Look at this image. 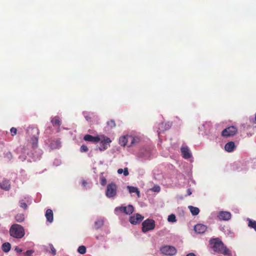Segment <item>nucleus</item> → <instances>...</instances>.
<instances>
[{
  "label": "nucleus",
  "mask_w": 256,
  "mask_h": 256,
  "mask_svg": "<svg viewBox=\"0 0 256 256\" xmlns=\"http://www.w3.org/2000/svg\"><path fill=\"white\" fill-rule=\"evenodd\" d=\"M218 217L221 220H228L231 218L232 214L228 212L220 211L219 212Z\"/></svg>",
  "instance_id": "obj_11"
},
{
  "label": "nucleus",
  "mask_w": 256,
  "mask_h": 256,
  "mask_svg": "<svg viewBox=\"0 0 256 256\" xmlns=\"http://www.w3.org/2000/svg\"><path fill=\"white\" fill-rule=\"evenodd\" d=\"M127 188L129 192L130 193H136L139 196L140 191L138 190V189L137 188L132 186H128Z\"/></svg>",
  "instance_id": "obj_23"
},
{
  "label": "nucleus",
  "mask_w": 256,
  "mask_h": 256,
  "mask_svg": "<svg viewBox=\"0 0 256 256\" xmlns=\"http://www.w3.org/2000/svg\"><path fill=\"white\" fill-rule=\"evenodd\" d=\"M206 226L202 224H198L195 226L194 230L198 234H203L206 230Z\"/></svg>",
  "instance_id": "obj_15"
},
{
  "label": "nucleus",
  "mask_w": 256,
  "mask_h": 256,
  "mask_svg": "<svg viewBox=\"0 0 256 256\" xmlns=\"http://www.w3.org/2000/svg\"><path fill=\"white\" fill-rule=\"evenodd\" d=\"M248 226L253 228L256 231V222L255 220H249Z\"/></svg>",
  "instance_id": "obj_30"
},
{
  "label": "nucleus",
  "mask_w": 256,
  "mask_h": 256,
  "mask_svg": "<svg viewBox=\"0 0 256 256\" xmlns=\"http://www.w3.org/2000/svg\"><path fill=\"white\" fill-rule=\"evenodd\" d=\"M180 151L182 157L184 159H188L192 157V154L187 146H183L180 148Z\"/></svg>",
  "instance_id": "obj_13"
},
{
  "label": "nucleus",
  "mask_w": 256,
  "mask_h": 256,
  "mask_svg": "<svg viewBox=\"0 0 256 256\" xmlns=\"http://www.w3.org/2000/svg\"><path fill=\"white\" fill-rule=\"evenodd\" d=\"M84 118L87 121H91V117L88 114H84Z\"/></svg>",
  "instance_id": "obj_38"
},
{
  "label": "nucleus",
  "mask_w": 256,
  "mask_h": 256,
  "mask_svg": "<svg viewBox=\"0 0 256 256\" xmlns=\"http://www.w3.org/2000/svg\"><path fill=\"white\" fill-rule=\"evenodd\" d=\"M10 182L8 180H4L0 183V188L5 190H8L10 188Z\"/></svg>",
  "instance_id": "obj_17"
},
{
  "label": "nucleus",
  "mask_w": 256,
  "mask_h": 256,
  "mask_svg": "<svg viewBox=\"0 0 256 256\" xmlns=\"http://www.w3.org/2000/svg\"><path fill=\"white\" fill-rule=\"evenodd\" d=\"M107 125L110 128H112L116 127V124L115 122L113 120H110L107 122Z\"/></svg>",
  "instance_id": "obj_29"
},
{
  "label": "nucleus",
  "mask_w": 256,
  "mask_h": 256,
  "mask_svg": "<svg viewBox=\"0 0 256 256\" xmlns=\"http://www.w3.org/2000/svg\"><path fill=\"white\" fill-rule=\"evenodd\" d=\"M10 132L12 136H16L17 134V129L14 127H12L10 128Z\"/></svg>",
  "instance_id": "obj_32"
},
{
  "label": "nucleus",
  "mask_w": 256,
  "mask_h": 256,
  "mask_svg": "<svg viewBox=\"0 0 256 256\" xmlns=\"http://www.w3.org/2000/svg\"><path fill=\"white\" fill-rule=\"evenodd\" d=\"M186 256H196L194 253L188 254Z\"/></svg>",
  "instance_id": "obj_44"
},
{
  "label": "nucleus",
  "mask_w": 256,
  "mask_h": 256,
  "mask_svg": "<svg viewBox=\"0 0 256 256\" xmlns=\"http://www.w3.org/2000/svg\"><path fill=\"white\" fill-rule=\"evenodd\" d=\"M15 250L18 252H22V249L21 248H18V246H16V248H15Z\"/></svg>",
  "instance_id": "obj_40"
},
{
  "label": "nucleus",
  "mask_w": 256,
  "mask_h": 256,
  "mask_svg": "<svg viewBox=\"0 0 256 256\" xmlns=\"http://www.w3.org/2000/svg\"><path fill=\"white\" fill-rule=\"evenodd\" d=\"M172 126V122L170 121L164 120L161 123V128L162 131H166L170 128Z\"/></svg>",
  "instance_id": "obj_18"
},
{
  "label": "nucleus",
  "mask_w": 256,
  "mask_h": 256,
  "mask_svg": "<svg viewBox=\"0 0 256 256\" xmlns=\"http://www.w3.org/2000/svg\"><path fill=\"white\" fill-rule=\"evenodd\" d=\"M102 138V139L100 138V144L98 148L100 151H104L110 146V144L112 142V140L106 136H103Z\"/></svg>",
  "instance_id": "obj_7"
},
{
  "label": "nucleus",
  "mask_w": 256,
  "mask_h": 256,
  "mask_svg": "<svg viewBox=\"0 0 256 256\" xmlns=\"http://www.w3.org/2000/svg\"><path fill=\"white\" fill-rule=\"evenodd\" d=\"M10 235L16 238H22L25 234L24 228L18 224H12L10 229Z\"/></svg>",
  "instance_id": "obj_2"
},
{
  "label": "nucleus",
  "mask_w": 256,
  "mask_h": 256,
  "mask_svg": "<svg viewBox=\"0 0 256 256\" xmlns=\"http://www.w3.org/2000/svg\"><path fill=\"white\" fill-rule=\"evenodd\" d=\"M144 218V216L139 214H136L130 216L129 221L132 224H136L140 223Z\"/></svg>",
  "instance_id": "obj_10"
},
{
  "label": "nucleus",
  "mask_w": 256,
  "mask_h": 256,
  "mask_svg": "<svg viewBox=\"0 0 256 256\" xmlns=\"http://www.w3.org/2000/svg\"><path fill=\"white\" fill-rule=\"evenodd\" d=\"M236 146L234 142H230L226 143L224 146V148L226 151L229 152H233L235 149Z\"/></svg>",
  "instance_id": "obj_16"
},
{
  "label": "nucleus",
  "mask_w": 256,
  "mask_h": 256,
  "mask_svg": "<svg viewBox=\"0 0 256 256\" xmlns=\"http://www.w3.org/2000/svg\"><path fill=\"white\" fill-rule=\"evenodd\" d=\"M20 206L25 210L28 208L27 204L25 202H23V200L20 202Z\"/></svg>",
  "instance_id": "obj_34"
},
{
  "label": "nucleus",
  "mask_w": 256,
  "mask_h": 256,
  "mask_svg": "<svg viewBox=\"0 0 256 256\" xmlns=\"http://www.w3.org/2000/svg\"><path fill=\"white\" fill-rule=\"evenodd\" d=\"M34 252L32 250H28L26 252H24V254L26 256H32V254Z\"/></svg>",
  "instance_id": "obj_35"
},
{
  "label": "nucleus",
  "mask_w": 256,
  "mask_h": 256,
  "mask_svg": "<svg viewBox=\"0 0 256 256\" xmlns=\"http://www.w3.org/2000/svg\"><path fill=\"white\" fill-rule=\"evenodd\" d=\"M50 148L52 149L58 148L60 147V142L59 140H54L50 144Z\"/></svg>",
  "instance_id": "obj_25"
},
{
  "label": "nucleus",
  "mask_w": 256,
  "mask_h": 256,
  "mask_svg": "<svg viewBox=\"0 0 256 256\" xmlns=\"http://www.w3.org/2000/svg\"><path fill=\"white\" fill-rule=\"evenodd\" d=\"M160 136V132H158V137Z\"/></svg>",
  "instance_id": "obj_45"
},
{
  "label": "nucleus",
  "mask_w": 256,
  "mask_h": 256,
  "mask_svg": "<svg viewBox=\"0 0 256 256\" xmlns=\"http://www.w3.org/2000/svg\"><path fill=\"white\" fill-rule=\"evenodd\" d=\"M161 252L166 256H172L176 254L177 250L174 246H166L161 248Z\"/></svg>",
  "instance_id": "obj_6"
},
{
  "label": "nucleus",
  "mask_w": 256,
  "mask_h": 256,
  "mask_svg": "<svg viewBox=\"0 0 256 256\" xmlns=\"http://www.w3.org/2000/svg\"><path fill=\"white\" fill-rule=\"evenodd\" d=\"M15 220L18 222H22L24 220V216L22 214H18L15 216Z\"/></svg>",
  "instance_id": "obj_24"
},
{
  "label": "nucleus",
  "mask_w": 256,
  "mask_h": 256,
  "mask_svg": "<svg viewBox=\"0 0 256 256\" xmlns=\"http://www.w3.org/2000/svg\"><path fill=\"white\" fill-rule=\"evenodd\" d=\"M84 140L86 142H92V143H98L100 140V138L99 136H94L90 134H86L84 137Z\"/></svg>",
  "instance_id": "obj_12"
},
{
  "label": "nucleus",
  "mask_w": 256,
  "mask_h": 256,
  "mask_svg": "<svg viewBox=\"0 0 256 256\" xmlns=\"http://www.w3.org/2000/svg\"><path fill=\"white\" fill-rule=\"evenodd\" d=\"M210 244L213 250L218 254L224 255L231 256L232 254L218 238H212L210 240Z\"/></svg>",
  "instance_id": "obj_1"
},
{
  "label": "nucleus",
  "mask_w": 256,
  "mask_h": 256,
  "mask_svg": "<svg viewBox=\"0 0 256 256\" xmlns=\"http://www.w3.org/2000/svg\"><path fill=\"white\" fill-rule=\"evenodd\" d=\"M87 184V182L86 180H83L82 181V185L84 186H86Z\"/></svg>",
  "instance_id": "obj_42"
},
{
  "label": "nucleus",
  "mask_w": 256,
  "mask_h": 256,
  "mask_svg": "<svg viewBox=\"0 0 256 256\" xmlns=\"http://www.w3.org/2000/svg\"><path fill=\"white\" fill-rule=\"evenodd\" d=\"M88 149L86 146L82 145L80 148V152H87Z\"/></svg>",
  "instance_id": "obj_31"
},
{
  "label": "nucleus",
  "mask_w": 256,
  "mask_h": 256,
  "mask_svg": "<svg viewBox=\"0 0 256 256\" xmlns=\"http://www.w3.org/2000/svg\"><path fill=\"white\" fill-rule=\"evenodd\" d=\"M50 250H51V252L52 253L53 256L56 255V250L54 248L53 246L52 245L50 246Z\"/></svg>",
  "instance_id": "obj_36"
},
{
  "label": "nucleus",
  "mask_w": 256,
  "mask_h": 256,
  "mask_svg": "<svg viewBox=\"0 0 256 256\" xmlns=\"http://www.w3.org/2000/svg\"><path fill=\"white\" fill-rule=\"evenodd\" d=\"M152 190L154 192H158L160 190V186L154 187L152 188Z\"/></svg>",
  "instance_id": "obj_39"
},
{
  "label": "nucleus",
  "mask_w": 256,
  "mask_h": 256,
  "mask_svg": "<svg viewBox=\"0 0 256 256\" xmlns=\"http://www.w3.org/2000/svg\"><path fill=\"white\" fill-rule=\"evenodd\" d=\"M100 184L102 186H104L106 184V180L104 176H101L100 178Z\"/></svg>",
  "instance_id": "obj_33"
},
{
  "label": "nucleus",
  "mask_w": 256,
  "mask_h": 256,
  "mask_svg": "<svg viewBox=\"0 0 256 256\" xmlns=\"http://www.w3.org/2000/svg\"><path fill=\"white\" fill-rule=\"evenodd\" d=\"M104 225V221L102 220H98L94 222V228L96 230L99 229Z\"/></svg>",
  "instance_id": "obj_26"
},
{
  "label": "nucleus",
  "mask_w": 256,
  "mask_h": 256,
  "mask_svg": "<svg viewBox=\"0 0 256 256\" xmlns=\"http://www.w3.org/2000/svg\"><path fill=\"white\" fill-rule=\"evenodd\" d=\"M238 132L237 128L234 126H229L224 129L222 132V136L224 137H228L235 135Z\"/></svg>",
  "instance_id": "obj_8"
},
{
  "label": "nucleus",
  "mask_w": 256,
  "mask_h": 256,
  "mask_svg": "<svg viewBox=\"0 0 256 256\" xmlns=\"http://www.w3.org/2000/svg\"><path fill=\"white\" fill-rule=\"evenodd\" d=\"M11 245L9 242H5L2 245V250L4 252H8L10 250Z\"/></svg>",
  "instance_id": "obj_21"
},
{
  "label": "nucleus",
  "mask_w": 256,
  "mask_h": 256,
  "mask_svg": "<svg viewBox=\"0 0 256 256\" xmlns=\"http://www.w3.org/2000/svg\"><path fill=\"white\" fill-rule=\"evenodd\" d=\"M123 173H124V176H128V175L129 172H128V168H125L124 169Z\"/></svg>",
  "instance_id": "obj_37"
},
{
  "label": "nucleus",
  "mask_w": 256,
  "mask_h": 256,
  "mask_svg": "<svg viewBox=\"0 0 256 256\" xmlns=\"http://www.w3.org/2000/svg\"><path fill=\"white\" fill-rule=\"evenodd\" d=\"M187 193L188 196H190L192 194L191 190L190 188L188 189L187 190Z\"/></svg>",
  "instance_id": "obj_43"
},
{
  "label": "nucleus",
  "mask_w": 256,
  "mask_h": 256,
  "mask_svg": "<svg viewBox=\"0 0 256 256\" xmlns=\"http://www.w3.org/2000/svg\"><path fill=\"white\" fill-rule=\"evenodd\" d=\"M168 222H176V216L174 214H171L168 216Z\"/></svg>",
  "instance_id": "obj_27"
},
{
  "label": "nucleus",
  "mask_w": 256,
  "mask_h": 256,
  "mask_svg": "<svg viewBox=\"0 0 256 256\" xmlns=\"http://www.w3.org/2000/svg\"><path fill=\"white\" fill-rule=\"evenodd\" d=\"M155 228V222L152 219H147L142 223V231L146 232L154 229Z\"/></svg>",
  "instance_id": "obj_4"
},
{
  "label": "nucleus",
  "mask_w": 256,
  "mask_h": 256,
  "mask_svg": "<svg viewBox=\"0 0 256 256\" xmlns=\"http://www.w3.org/2000/svg\"><path fill=\"white\" fill-rule=\"evenodd\" d=\"M51 122L54 126H60L61 124V122L60 120V118L58 116H55L54 118H52L51 120Z\"/></svg>",
  "instance_id": "obj_22"
},
{
  "label": "nucleus",
  "mask_w": 256,
  "mask_h": 256,
  "mask_svg": "<svg viewBox=\"0 0 256 256\" xmlns=\"http://www.w3.org/2000/svg\"><path fill=\"white\" fill-rule=\"evenodd\" d=\"M123 171H124V170L122 169V168H119L118 170V174H122L123 173Z\"/></svg>",
  "instance_id": "obj_41"
},
{
  "label": "nucleus",
  "mask_w": 256,
  "mask_h": 256,
  "mask_svg": "<svg viewBox=\"0 0 256 256\" xmlns=\"http://www.w3.org/2000/svg\"><path fill=\"white\" fill-rule=\"evenodd\" d=\"M115 210L116 211L120 210V212H124L126 214L130 215L134 212V208L132 205L129 204L127 206H122L116 207L115 208Z\"/></svg>",
  "instance_id": "obj_9"
},
{
  "label": "nucleus",
  "mask_w": 256,
  "mask_h": 256,
  "mask_svg": "<svg viewBox=\"0 0 256 256\" xmlns=\"http://www.w3.org/2000/svg\"><path fill=\"white\" fill-rule=\"evenodd\" d=\"M45 216L47 221L52 222L54 220V214L52 210L48 209L46 212Z\"/></svg>",
  "instance_id": "obj_19"
},
{
  "label": "nucleus",
  "mask_w": 256,
  "mask_h": 256,
  "mask_svg": "<svg viewBox=\"0 0 256 256\" xmlns=\"http://www.w3.org/2000/svg\"><path fill=\"white\" fill-rule=\"evenodd\" d=\"M31 130L32 132L36 134V136L34 135L33 138V142L32 144V146L33 148H35L37 147L38 146V136L39 134V130L37 128H32Z\"/></svg>",
  "instance_id": "obj_14"
},
{
  "label": "nucleus",
  "mask_w": 256,
  "mask_h": 256,
  "mask_svg": "<svg viewBox=\"0 0 256 256\" xmlns=\"http://www.w3.org/2000/svg\"><path fill=\"white\" fill-rule=\"evenodd\" d=\"M135 142V138L131 136H126L120 138L119 144L120 146H131Z\"/></svg>",
  "instance_id": "obj_3"
},
{
  "label": "nucleus",
  "mask_w": 256,
  "mask_h": 256,
  "mask_svg": "<svg viewBox=\"0 0 256 256\" xmlns=\"http://www.w3.org/2000/svg\"><path fill=\"white\" fill-rule=\"evenodd\" d=\"M78 252L80 254H84L86 252V248L84 246H80L78 249Z\"/></svg>",
  "instance_id": "obj_28"
},
{
  "label": "nucleus",
  "mask_w": 256,
  "mask_h": 256,
  "mask_svg": "<svg viewBox=\"0 0 256 256\" xmlns=\"http://www.w3.org/2000/svg\"><path fill=\"white\" fill-rule=\"evenodd\" d=\"M117 188V186L114 182L108 184L106 192V196L109 198L114 197L116 194Z\"/></svg>",
  "instance_id": "obj_5"
},
{
  "label": "nucleus",
  "mask_w": 256,
  "mask_h": 256,
  "mask_svg": "<svg viewBox=\"0 0 256 256\" xmlns=\"http://www.w3.org/2000/svg\"><path fill=\"white\" fill-rule=\"evenodd\" d=\"M188 208L193 216H196L200 212V210L197 207H194L192 206H188Z\"/></svg>",
  "instance_id": "obj_20"
}]
</instances>
